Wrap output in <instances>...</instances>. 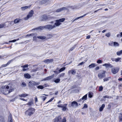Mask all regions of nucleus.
<instances>
[{"label": "nucleus", "mask_w": 122, "mask_h": 122, "mask_svg": "<svg viewBox=\"0 0 122 122\" xmlns=\"http://www.w3.org/2000/svg\"><path fill=\"white\" fill-rule=\"evenodd\" d=\"M105 71H104L103 72V73L102 74H98V76L99 78L100 79H102L103 78L105 77L106 76L105 74Z\"/></svg>", "instance_id": "nucleus-11"}, {"label": "nucleus", "mask_w": 122, "mask_h": 122, "mask_svg": "<svg viewBox=\"0 0 122 122\" xmlns=\"http://www.w3.org/2000/svg\"><path fill=\"white\" fill-rule=\"evenodd\" d=\"M66 119L65 117H64L61 120L62 122H66Z\"/></svg>", "instance_id": "nucleus-48"}, {"label": "nucleus", "mask_w": 122, "mask_h": 122, "mask_svg": "<svg viewBox=\"0 0 122 122\" xmlns=\"http://www.w3.org/2000/svg\"><path fill=\"white\" fill-rule=\"evenodd\" d=\"M21 67L23 68L22 71H26L28 69V68H27L28 67V65H25L24 66H22Z\"/></svg>", "instance_id": "nucleus-14"}, {"label": "nucleus", "mask_w": 122, "mask_h": 122, "mask_svg": "<svg viewBox=\"0 0 122 122\" xmlns=\"http://www.w3.org/2000/svg\"><path fill=\"white\" fill-rule=\"evenodd\" d=\"M53 61V59H47L44 60V62L46 63H51L52 61Z\"/></svg>", "instance_id": "nucleus-15"}, {"label": "nucleus", "mask_w": 122, "mask_h": 122, "mask_svg": "<svg viewBox=\"0 0 122 122\" xmlns=\"http://www.w3.org/2000/svg\"><path fill=\"white\" fill-rule=\"evenodd\" d=\"M20 100H22L23 101H27V99H23V98H20Z\"/></svg>", "instance_id": "nucleus-56"}, {"label": "nucleus", "mask_w": 122, "mask_h": 122, "mask_svg": "<svg viewBox=\"0 0 122 122\" xmlns=\"http://www.w3.org/2000/svg\"><path fill=\"white\" fill-rule=\"evenodd\" d=\"M104 98H108L109 97V96L108 95H106L103 97Z\"/></svg>", "instance_id": "nucleus-57"}, {"label": "nucleus", "mask_w": 122, "mask_h": 122, "mask_svg": "<svg viewBox=\"0 0 122 122\" xmlns=\"http://www.w3.org/2000/svg\"><path fill=\"white\" fill-rule=\"evenodd\" d=\"M12 121L11 115H10L8 117V122H12Z\"/></svg>", "instance_id": "nucleus-26"}, {"label": "nucleus", "mask_w": 122, "mask_h": 122, "mask_svg": "<svg viewBox=\"0 0 122 122\" xmlns=\"http://www.w3.org/2000/svg\"><path fill=\"white\" fill-rule=\"evenodd\" d=\"M99 69V67H97L96 68H95V69L96 70H98Z\"/></svg>", "instance_id": "nucleus-62"}, {"label": "nucleus", "mask_w": 122, "mask_h": 122, "mask_svg": "<svg viewBox=\"0 0 122 122\" xmlns=\"http://www.w3.org/2000/svg\"><path fill=\"white\" fill-rule=\"evenodd\" d=\"M118 80L119 81H122V78H119V79H118Z\"/></svg>", "instance_id": "nucleus-63"}, {"label": "nucleus", "mask_w": 122, "mask_h": 122, "mask_svg": "<svg viewBox=\"0 0 122 122\" xmlns=\"http://www.w3.org/2000/svg\"><path fill=\"white\" fill-rule=\"evenodd\" d=\"M54 99V98H51L50 100H49V101H48L47 102L46 104H47V103L49 102H51Z\"/></svg>", "instance_id": "nucleus-53"}, {"label": "nucleus", "mask_w": 122, "mask_h": 122, "mask_svg": "<svg viewBox=\"0 0 122 122\" xmlns=\"http://www.w3.org/2000/svg\"><path fill=\"white\" fill-rule=\"evenodd\" d=\"M47 36L48 39H50L53 36L51 34H50L47 35Z\"/></svg>", "instance_id": "nucleus-37"}, {"label": "nucleus", "mask_w": 122, "mask_h": 122, "mask_svg": "<svg viewBox=\"0 0 122 122\" xmlns=\"http://www.w3.org/2000/svg\"><path fill=\"white\" fill-rule=\"evenodd\" d=\"M56 27V25H55V23L54 25H48L44 26H40L33 29L32 30L38 29L43 30L45 29H46L48 30H50L53 29L55 28Z\"/></svg>", "instance_id": "nucleus-1"}, {"label": "nucleus", "mask_w": 122, "mask_h": 122, "mask_svg": "<svg viewBox=\"0 0 122 122\" xmlns=\"http://www.w3.org/2000/svg\"><path fill=\"white\" fill-rule=\"evenodd\" d=\"M37 88L38 89H42L44 88V87L42 86L39 85L37 86Z\"/></svg>", "instance_id": "nucleus-33"}, {"label": "nucleus", "mask_w": 122, "mask_h": 122, "mask_svg": "<svg viewBox=\"0 0 122 122\" xmlns=\"http://www.w3.org/2000/svg\"><path fill=\"white\" fill-rule=\"evenodd\" d=\"M20 20H19L18 19H15L14 21V22L16 24L19 23V21Z\"/></svg>", "instance_id": "nucleus-29"}, {"label": "nucleus", "mask_w": 122, "mask_h": 122, "mask_svg": "<svg viewBox=\"0 0 122 122\" xmlns=\"http://www.w3.org/2000/svg\"><path fill=\"white\" fill-rule=\"evenodd\" d=\"M64 105H57V106L58 107L62 108L63 107V106Z\"/></svg>", "instance_id": "nucleus-52"}, {"label": "nucleus", "mask_w": 122, "mask_h": 122, "mask_svg": "<svg viewBox=\"0 0 122 122\" xmlns=\"http://www.w3.org/2000/svg\"><path fill=\"white\" fill-rule=\"evenodd\" d=\"M103 89V87L102 86H100L99 87V91H102Z\"/></svg>", "instance_id": "nucleus-46"}, {"label": "nucleus", "mask_w": 122, "mask_h": 122, "mask_svg": "<svg viewBox=\"0 0 122 122\" xmlns=\"http://www.w3.org/2000/svg\"><path fill=\"white\" fill-rule=\"evenodd\" d=\"M97 62L98 63H101L102 62V61L101 60H98L97 61Z\"/></svg>", "instance_id": "nucleus-49"}, {"label": "nucleus", "mask_w": 122, "mask_h": 122, "mask_svg": "<svg viewBox=\"0 0 122 122\" xmlns=\"http://www.w3.org/2000/svg\"><path fill=\"white\" fill-rule=\"evenodd\" d=\"M96 66L95 64V63H92L91 64L89 65L88 67L89 68H93L94 67Z\"/></svg>", "instance_id": "nucleus-21"}, {"label": "nucleus", "mask_w": 122, "mask_h": 122, "mask_svg": "<svg viewBox=\"0 0 122 122\" xmlns=\"http://www.w3.org/2000/svg\"><path fill=\"white\" fill-rule=\"evenodd\" d=\"M103 66H105L106 68L108 67H112V66L109 63L108 64L105 63L103 65Z\"/></svg>", "instance_id": "nucleus-20"}, {"label": "nucleus", "mask_w": 122, "mask_h": 122, "mask_svg": "<svg viewBox=\"0 0 122 122\" xmlns=\"http://www.w3.org/2000/svg\"><path fill=\"white\" fill-rule=\"evenodd\" d=\"M119 44L117 42H115L113 43V46L115 47L118 46H119Z\"/></svg>", "instance_id": "nucleus-30"}, {"label": "nucleus", "mask_w": 122, "mask_h": 122, "mask_svg": "<svg viewBox=\"0 0 122 122\" xmlns=\"http://www.w3.org/2000/svg\"><path fill=\"white\" fill-rule=\"evenodd\" d=\"M87 94L85 95V96H83L81 99L78 100L79 101H81V100H86L87 99Z\"/></svg>", "instance_id": "nucleus-18"}, {"label": "nucleus", "mask_w": 122, "mask_h": 122, "mask_svg": "<svg viewBox=\"0 0 122 122\" xmlns=\"http://www.w3.org/2000/svg\"><path fill=\"white\" fill-rule=\"evenodd\" d=\"M65 69V67H63L61 68L59 70V71L60 72H61L64 70Z\"/></svg>", "instance_id": "nucleus-40"}, {"label": "nucleus", "mask_w": 122, "mask_h": 122, "mask_svg": "<svg viewBox=\"0 0 122 122\" xmlns=\"http://www.w3.org/2000/svg\"><path fill=\"white\" fill-rule=\"evenodd\" d=\"M67 8L66 7H64L62 8H60L58 9H57L56 10V12H59L61 11L65 10H66Z\"/></svg>", "instance_id": "nucleus-12"}, {"label": "nucleus", "mask_w": 122, "mask_h": 122, "mask_svg": "<svg viewBox=\"0 0 122 122\" xmlns=\"http://www.w3.org/2000/svg\"><path fill=\"white\" fill-rule=\"evenodd\" d=\"M40 83L39 82H35L34 81L31 80L30 81L28 84V86L30 87H33V86L40 84Z\"/></svg>", "instance_id": "nucleus-4"}, {"label": "nucleus", "mask_w": 122, "mask_h": 122, "mask_svg": "<svg viewBox=\"0 0 122 122\" xmlns=\"http://www.w3.org/2000/svg\"><path fill=\"white\" fill-rule=\"evenodd\" d=\"M21 85L23 87H25L26 86V83L24 82H23L22 83Z\"/></svg>", "instance_id": "nucleus-42"}, {"label": "nucleus", "mask_w": 122, "mask_h": 122, "mask_svg": "<svg viewBox=\"0 0 122 122\" xmlns=\"http://www.w3.org/2000/svg\"><path fill=\"white\" fill-rule=\"evenodd\" d=\"M121 58H120L118 57L117 58L115 59H114V61L116 62H117L119 61L121 59Z\"/></svg>", "instance_id": "nucleus-38"}, {"label": "nucleus", "mask_w": 122, "mask_h": 122, "mask_svg": "<svg viewBox=\"0 0 122 122\" xmlns=\"http://www.w3.org/2000/svg\"><path fill=\"white\" fill-rule=\"evenodd\" d=\"M47 81V80H46V78H45L43 79H42V80H41V81Z\"/></svg>", "instance_id": "nucleus-60"}, {"label": "nucleus", "mask_w": 122, "mask_h": 122, "mask_svg": "<svg viewBox=\"0 0 122 122\" xmlns=\"http://www.w3.org/2000/svg\"><path fill=\"white\" fill-rule=\"evenodd\" d=\"M31 6V5L29 6H25L21 7L20 9L22 11H24L26 9L30 8Z\"/></svg>", "instance_id": "nucleus-16"}, {"label": "nucleus", "mask_w": 122, "mask_h": 122, "mask_svg": "<svg viewBox=\"0 0 122 122\" xmlns=\"http://www.w3.org/2000/svg\"><path fill=\"white\" fill-rule=\"evenodd\" d=\"M5 26L4 24H0V28H2L3 27Z\"/></svg>", "instance_id": "nucleus-50"}, {"label": "nucleus", "mask_w": 122, "mask_h": 122, "mask_svg": "<svg viewBox=\"0 0 122 122\" xmlns=\"http://www.w3.org/2000/svg\"><path fill=\"white\" fill-rule=\"evenodd\" d=\"M65 20V18H62L59 20H57L55 21L56 22L55 25H56L57 26H59L61 24V23L60 22H63Z\"/></svg>", "instance_id": "nucleus-5"}, {"label": "nucleus", "mask_w": 122, "mask_h": 122, "mask_svg": "<svg viewBox=\"0 0 122 122\" xmlns=\"http://www.w3.org/2000/svg\"><path fill=\"white\" fill-rule=\"evenodd\" d=\"M78 103L76 101H73L71 104V106L74 108H76L78 106Z\"/></svg>", "instance_id": "nucleus-10"}, {"label": "nucleus", "mask_w": 122, "mask_h": 122, "mask_svg": "<svg viewBox=\"0 0 122 122\" xmlns=\"http://www.w3.org/2000/svg\"><path fill=\"white\" fill-rule=\"evenodd\" d=\"M16 41V40H14L12 41H10L9 42H14Z\"/></svg>", "instance_id": "nucleus-55"}, {"label": "nucleus", "mask_w": 122, "mask_h": 122, "mask_svg": "<svg viewBox=\"0 0 122 122\" xmlns=\"http://www.w3.org/2000/svg\"><path fill=\"white\" fill-rule=\"evenodd\" d=\"M106 31V30H103L102 31V32L103 33H104Z\"/></svg>", "instance_id": "nucleus-64"}, {"label": "nucleus", "mask_w": 122, "mask_h": 122, "mask_svg": "<svg viewBox=\"0 0 122 122\" xmlns=\"http://www.w3.org/2000/svg\"><path fill=\"white\" fill-rule=\"evenodd\" d=\"M119 68L118 67H115L112 68L111 69V71L113 74H115L118 71Z\"/></svg>", "instance_id": "nucleus-8"}, {"label": "nucleus", "mask_w": 122, "mask_h": 122, "mask_svg": "<svg viewBox=\"0 0 122 122\" xmlns=\"http://www.w3.org/2000/svg\"><path fill=\"white\" fill-rule=\"evenodd\" d=\"M61 118V116H59L56 117L54 120V122H62Z\"/></svg>", "instance_id": "nucleus-7"}, {"label": "nucleus", "mask_w": 122, "mask_h": 122, "mask_svg": "<svg viewBox=\"0 0 122 122\" xmlns=\"http://www.w3.org/2000/svg\"><path fill=\"white\" fill-rule=\"evenodd\" d=\"M71 73L72 75H74L76 74V71L75 70H69L68 72V73L69 74H70Z\"/></svg>", "instance_id": "nucleus-13"}, {"label": "nucleus", "mask_w": 122, "mask_h": 122, "mask_svg": "<svg viewBox=\"0 0 122 122\" xmlns=\"http://www.w3.org/2000/svg\"><path fill=\"white\" fill-rule=\"evenodd\" d=\"M12 61V60H10L8 61L7 64L2 65L1 66V67H4L6 66H7L9 65L10 63Z\"/></svg>", "instance_id": "nucleus-17"}, {"label": "nucleus", "mask_w": 122, "mask_h": 122, "mask_svg": "<svg viewBox=\"0 0 122 122\" xmlns=\"http://www.w3.org/2000/svg\"><path fill=\"white\" fill-rule=\"evenodd\" d=\"M48 19V17L46 15H42L40 18L41 20V21L45 20Z\"/></svg>", "instance_id": "nucleus-9"}, {"label": "nucleus", "mask_w": 122, "mask_h": 122, "mask_svg": "<svg viewBox=\"0 0 122 122\" xmlns=\"http://www.w3.org/2000/svg\"><path fill=\"white\" fill-rule=\"evenodd\" d=\"M67 104H66V106H63V107H62V110L63 111H65L66 109V106Z\"/></svg>", "instance_id": "nucleus-35"}, {"label": "nucleus", "mask_w": 122, "mask_h": 122, "mask_svg": "<svg viewBox=\"0 0 122 122\" xmlns=\"http://www.w3.org/2000/svg\"><path fill=\"white\" fill-rule=\"evenodd\" d=\"M110 78V77H106V78H104L103 79L104 81L105 82V81H107L109 80V79Z\"/></svg>", "instance_id": "nucleus-39"}, {"label": "nucleus", "mask_w": 122, "mask_h": 122, "mask_svg": "<svg viewBox=\"0 0 122 122\" xmlns=\"http://www.w3.org/2000/svg\"><path fill=\"white\" fill-rule=\"evenodd\" d=\"M84 63H85V62H82L79 63L78 66H79L80 65H82Z\"/></svg>", "instance_id": "nucleus-54"}, {"label": "nucleus", "mask_w": 122, "mask_h": 122, "mask_svg": "<svg viewBox=\"0 0 122 122\" xmlns=\"http://www.w3.org/2000/svg\"><path fill=\"white\" fill-rule=\"evenodd\" d=\"M105 107V105L104 104H102L101 107H100L99 108V111L100 112L102 111L103 110V108L104 107Z\"/></svg>", "instance_id": "nucleus-24"}, {"label": "nucleus", "mask_w": 122, "mask_h": 122, "mask_svg": "<svg viewBox=\"0 0 122 122\" xmlns=\"http://www.w3.org/2000/svg\"><path fill=\"white\" fill-rule=\"evenodd\" d=\"M33 104V102L32 101H31L29 102L27 104L30 106Z\"/></svg>", "instance_id": "nucleus-31"}, {"label": "nucleus", "mask_w": 122, "mask_h": 122, "mask_svg": "<svg viewBox=\"0 0 122 122\" xmlns=\"http://www.w3.org/2000/svg\"><path fill=\"white\" fill-rule=\"evenodd\" d=\"M120 119V121H122V115L121 114H120L119 116Z\"/></svg>", "instance_id": "nucleus-43"}, {"label": "nucleus", "mask_w": 122, "mask_h": 122, "mask_svg": "<svg viewBox=\"0 0 122 122\" xmlns=\"http://www.w3.org/2000/svg\"><path fill=\"white\" fill-rule=\"evenodd\" d=\"M5 121L3 117L0 116V122H5Z\"/></svg>", "instance_id": "nucleus-27"}, {"label": "nucleus", "mask_w": 122, "mask_h": 122, "mask_svg": "<svg viewBox=\"0 0 122 122\" xmlns=\"http://www.w3.org/2000/svg\"><path fill=\"white\" fill-rule=\"evenodd\" d=\"M87 107V105L86 104H84V106L82 108V109H83L84 108H86Z\"/></svg>", "instance_id": "nucleus-47"}, {"label": "nucleus", "mask_w": 122, "mask_h": 122, "mask_svg": "<svg viewBox=\"0 0 122 122\" xmlns=\"http://www.w3.org/2000/svg\"><path fill=\"white\" fill-rule=\"evenodd\" d=\"M35 109L32 107H30L25 112V114L29 116H31L35 112Z\"/></svg>", "instance_id": "nucleus-3"}, {"label": "nucleus", "mask_w": 122, "mask_h": 122, "mask_svg": "<svg viewBox=\"0 0 122 122\" xmlns=\"http://www.w3.org/2000/svg\"><path fill=\"white\" fill-rule=\"evenodd\" d=\"M37 38L41 39L43 40L45 39L46 38V37L45 36H38Z\"/></svg>", "instance_id": "nucleus-28"}, {"label": "nucleus", "mask_w": 122, "mask_h": 122, "mask_svg": "<svg viewBox=\"0 0 122 122\" xmlns=\"http://www.w3.org/2000/svg\"><path fill=\"white\" fill-rule=\"evenodd\" d=\"M87 14H84L83 15V16H80L79 17H77V18H76L75 19V20H74L72 22H74L75 20H77V19H80V18H81L85 16H86V15Z\"/></svg>", "instance_id": "nucleus-22"}, {"label": "nucleus", "mask_w": 122, "mask_h": 122, "mask_svg": "<svg viewBox=\"0 0 122 122\" xmlns=\"http://www.w3.org/2000/svg\"><path fill=\"white\" fill-rule=\"evenodd\" d=\"M75 48V46H73V47H71L70 49L69 50V52H70L73 51L74 50V49Z\"/></svg>", "instance_id": "nucleus-44"}, {"label": "nucleus", "mask_w": 122, "mask_h": 122, "mask_svg": "<svg viewBox=\"0 0 122 122\" xmlns=\"http://www.w3.org/2000/svg\"><path fill=\"white\" fill-rule=\"evenodd\" d=\"M60 81V79L59 78L57 79L54 80V82L55 83H58Z\"/></svg>", "instance_id": "nucleus-34"}, {"label": "nucleus", "mask_w": 122, "mask_h": 122, "mask_svg": "<svg viewBox=\"0 0 122 122\" xmlns=\"http://www.w3.org/2000/svg\"><path fill=\"white\" fill-rule=\"evenodd\" d=\"M41 97L43 98V100L44 101H45L46 98V97H45V96H41Z\"/></svg>", "instance_id": "nucleus-51"}, {"label": "nucleus", "mask_w": 122, "mask_h": 122, "mask_svg": "<svg viewBox=\"0 0 122 122\" xmlns=\"http://www.w3.org/2000/svg\"><path fill=\"white\" fill-rule=\"evenodd\" d=\"M93 93L92 92H89L88 96L90 98H91L92 97Z\"/></svg>", "instance_id": "nucleus-32"}, {"label": "nucleus", "mask_w": 122, "mask_h": 122, "mask_svg": "<svg viewBox=\"0 0 122 122\" xmlns=\"http://www.w3.org/2000/svg\"><path fill=\"white\" fill-rule=\"evenodd\" d=\"M35 102H37L38 101L37 98L36 97L35 98Z\"/></svg>", "instance_id": "nucleus-58"}, {"label": "nucleus", "mask_w": 122, "mask_h": 122, "mask_svg": "<svg viewBox=\"0 0 122 122\" xmlns=\"http://www.w3.org/2000/svg\"><path fill=\"white\" fill-rule=\"evenodd\" d=\"M65 74L64 73H61L60 75H59V77H63L65 75Z\"/></svg>", "instance_id": "nucleus-45"}, {"label": "nucleus", "mask_w": 122, "mask_h": 122, "mask_svg": "<svg viewBox=\"0 0 122 122\" xmlns=\"http://www.w3.org/2000/svg\"><path fill=\"white\" fill-rule=\"evenodd\" d=\"M9 85V84L7 86H5L2 87L1 91H3V94L7 95L13 90V88H10L11 89H10Z\"/></svg>", "instance_id": "nucleus-2"}, {"label": "nucleus", "mask_w": 122, "mask_h": 122, "mask_svg": "<svg viewBox=\"0 0 122 122\" xmlns=\"http://www.w3.org/2000/svg\"><path fill=\"white\" fill-rule=\"evenodd\" d=\"M91 37L90 36L88 35L86 36V39H89Z\"/></svg>", "instance_id": "nucleus-61"}, {"label": "nucleus", "mask_w": 122, "mask_h": 122, "mask_svg": "<svg viewBox=\"0 0 122 122\" xmlns=\"http://www.w3.org/2000/svg\"><path fill=\"white\" fill-rule=\"evenodd\" d=\"M111 36V34L110 32H108V33L106 34L105 35V36L107 37H109Z\"/></svg>", "instance_id": "nucleus-41"}, {"label": "nucleus", "mask_w": 122, "mask_h": 122, "mask_svg": "<svg viewBox=\"0 0 122 122\" xmlns=\"http://www.w3.org/2000/svg\"><path fill=\"white\" fill-rule=\"evenodd\" d=\"M34 11L31 10L29 12L28 14V15L26 17H25L24 19L26 20H28L29 18L31 17L33 14Z\"/></svg>", "instance_id": "nucleus-6"}, {"label": "nucleus", "mask_w": 122, "mask_h": 122, "mask_svg": "<svg viewBox=\"0 0 122 122\" xmlns=\"http://www.w3.org/2000/svg\"><path fill=\"white\" fill-rule=\"evenodd\" d=\"M53 77V76H49L48 77H46L47 81L51 79H52Z\"/></svg>", "instance_id": "nucleus-25"}, {"label": "nucleus", "mask_w": 122, "mask_h": 122, "mask_svg": "<svg viewBox=\"0 0 122 122\" xmlns=\"http://www.w3.org/2000/svg\"><path fill=\"white\" fill-rule=\"evenodd\" d=\"M24 76L26 78L29 79L31 78L30 75L28 73H25L24 74Z\"/></svg>", "instance_id": "nucleus-19"}, {"label": "nucleus", "mask_w": 122, "mask_h": 122, "mask_svg": "<svg viewBox=\"0 0 122 122\" xmlns=\"http://www.w3.org/2000/svg\"><path fill=\"white\" fill-rule=\"evenodd\" d=\"M34 34H35L34 33H32L31 34L29 35H27L26 36H31V35L33 36L34 35Z\"/></svg>", "instance_id": "nucleus-59"}, {"label": "nucleus", "mask_w": 122, "mask_h": 122, "mask_svg": "<svg viewBox=\"0 0 122 122\" xmlns=\"http://www.w3.org/2000/svg\"><path fill=\"white\" fill-rule=\"evenodd\" d=\"M122 54V50L119 51L117 52V54L118 55H120Z\"/></svg>", "instance_id": "nucleus-36"}, {"label": "nucleus", "mask_w": 122, "mask_h": 122, "mask_svg": "<svg viewBox=\"0 0 122 122\" xmlns=\"http://www.w3.org/2000/svg\"><path fill=\"white\" fill-rule=\"evenodd\" d=\"M19 96L20 97H24L27 96H28V95L27 94H19Z\"/></svg>", "instance_id": "nucleus-23"}]
</instances>
